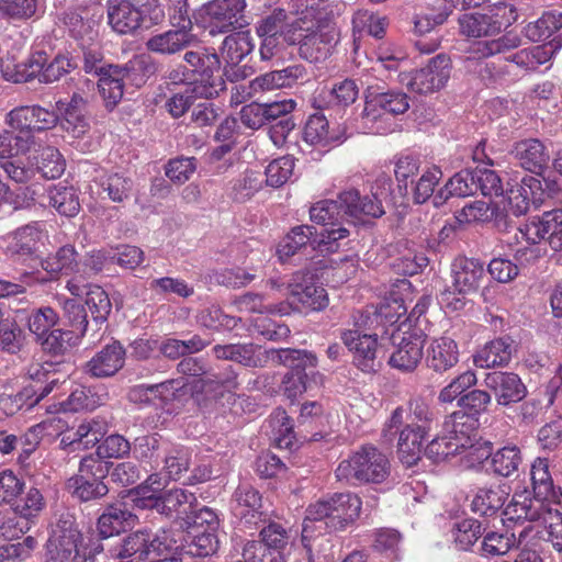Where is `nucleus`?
Wrapping results in <instances>:
<instances>
[{
    "mask_svg": "<svg viewBox=\"0 0 562 562\" xmlns=\"http://www.w3.org/2000/svg\"><path fill=\"white\" fill-rule=\"evenodd\" d=\"M361 499L350 492L324 497L306 509L302 529V542L311 552L317 538H313L314 524L319 522L329 532L344 530L353 524L361 512Z\"/></svg>",
    "mask_w": 562,
    "mask_h": 562,
    "instance_id": "f257e3e1",
    "label": "nucleus"
},
{
    "mask_svg": "<svg viewBox=\"0 0 562 562\" xmlns=\"http://www.w3.org/2000/svg\"><path fill=\"white\" fill-rule=\"evenodd\" d=\"M106 13L111 29L122 35H135L165 16L158 0H110Z\"/></svg>",
    "mask_w": 562,
    "mask_h": 562,
    "instance_id": "f03ea898",
    "label": "nucleus"
},
{
    "mask_svg": "<svg viewBox=\"0 0 562 562\" xmlns=\"http://www.w3.org/2000/svg\"><path fill=\"white\" fill-rule=\"evenodd\" d=\"M391 473V463L387 457L371 445L360 449L342 460L336 471L338 481L347 483H374L384 482Z\"/></svg>",
    "mask_w": 562,
    "mask_h": 562,
    "instance_id": "7ed1b4c3",
    "label": "nucleus"
},
{
    "mask_svg": "<svg viewBox=\"0 0 562 562\" xmlns=\"http://www.w3.org/2000/svg\"><path fill=\"white\" fill-rule=\"evenodd\" d=\"M134 507L140 509H157L158 513L182 519L186 521L189 514L196 507V497L181 488L171 490L164 495H157L148 485L138 486L128 493Z\"/></svg>",
    "mask_w": 562,
    "mask_h": 562,
    "instance_id": "20e7f679",
    "label": "nucleus"
},
{
    "mask_svg": "<svg viewBox=\"0 0 562 562\" xmlns=\"http://www.w3.org/2000/svg\"><path fill=\"white\" fill-rule=\"evenodd\" d=\"M317 20L316 30L308 34H302L301 22L292 24L285 33V41L290 44H299L300 56L311 63L325 60L338 42V31L331 21H322L321 16H314Z\"/></svg>",
    "mask_w": 562,
    "mask_h": 562,
    "instance_id": "39448f33",
    "label": "nucleus"
},
{
    "mask_svg": "<svg viewBox=\"0 0 562 562\" xmlns=\"http://www.w3.org/2000/svg\"><path fill=\"white\" fill-rule=\"evenodd\" d=\"M255 527L258 539L248 540V544L263 546L267 551H279L289 542L285 528L270 519L269 506H265L258 491L248 490V530Z\"/></svg>",
    "mask_w": 562,
    "mask_h": 562,
    "instance_id": "423d86ee",
    "label": "nucleus"
},
{
    "mask_svg": "<svg viewBox=\"0 0 562 562\" xmlns=\"http://www.w3.org/2000/svg\"><path fill=\"white\" fill-rule=\"evenodd\" d=\"M183 58L196 76L193 82L188 83V91L204 99H213L225 89L224 79L221 76H214L221 65L216 53L199 48L187 52Z\"/></svg>",
    "mask_w": 562,
    "mask_h": 562,
    "instance_id": "0eeeda50",
    "label": "nucleus"
},
{
    "mask_svg": "<svg viewBox=\"0 0 562 562\" xmlns=\"http://www.w3.org/2000/svg\"><path fill=\"white\" fill-rule=\"evenodd\" d=\"M404 408L396 407L382 430L384 442L392 443L396 436L397 457L406 467H413L422 458L423 445L429 432L404 426Z\"/></svg>",
    "mask_w": 562,
    "mask_h": 562,
    "instance_id": "6e6552de",
    "label": "nucleus"
},
{
    "mask_svg": "<svg viewBox=\"0 0 562 562\" xmlns=\"http://www.w3.org/2000/svg\"><path fill=\"white\" fill-rule=\"evenodd\" d=\"M149 70L147 59L143 56L130 60L124 67L109 66L105 72L99 77L98 87L105 106L115 108L123 98L125 82L142 86L145 82V74Z\"/></svg>",
    "mask_w": 562,
    "mask_h": 562,
    "instance_id": "1a4fd4ad",
    "label": "nucleus"
},
{
    "mask_svg": "<svg viewBox=\"0 0 562 562\" xmlns=\"http://www.w3.org/2000/svg\"><path fill=\"white\" fill-rule=\"evenodd\" d=\"M47 235L45 222L32 221L0 236V251L13 262H25L36 256Z\"/></svg>",
    "mask_w": 562,
    "mask_h": 562,
    "instance_id": "9d476101",
    "label": "nucleus"
},
{
    "mask_svg": "<svg viewBox=\"0 0 562 562\" xmlns=\"http://www.w3.org/2000/svg\"><path fill=\"white\" fill-rule=\"evenodd\" d=\"M244 8V0H212L195 12V23L212 35L240 30L246 25Z\"/></svg>",
    "mask_w": 562,
    "mask_h": 562,
    "instance_id": "9b49d317",
    "label": "nucleus"
},
{
    "mask_svg": "<svg viewBox=\"0 0 562 562\" xmlns=\"http://www.w3.org/2000/svg\"><path fill=\"white\" fill-rule=\"evenodd\" d=\"M517 16V10L512 3L499 2L485 13H464L460 15L458 22L462 35L479 38L499 33L503 26L516 22Z\"/></svg>",
    "mask_w": 562,
    "mask_h": 562,
    "instance_id": "f8f14e48",
    "label": "nucleus"
},
{
    "mask_svg": "<svg viewBox=\"0 0 562 562\" xmlns=\"http://www.w3.org/2000/svg\"><path fill=\"white\" fill-rule=\"evenodd\" d=\"M269 283L272 288H281L274 280H269ZM284 295L292 308L297 312L321 311L328 305L326 290L316 284L315 277L310 271L293 273L285 284Z\"/></svg>",
    "mask_w": 562,
    "mask_h": 562,
    "instance_id": "ddd939ff",
    "label": "nucleus"
},
{
    "mask_svg": "<svg viewBox=\"0 0 562 562\" xmlns=\"http://www.w3.org/2000/svg\"><path fill=\"white\" fill-rule=\"evenodd\" d=\"M409 109V97L398 90L385 92H371L366 100L361 114V122L364 128L372 133H383L385 127L382 123L386 116L405 113Z\"/></svg>",
    "mask_w": 562,
    "mask_h": 562,
    "instance_id": "4468645a",
    "label": "nucleus"
},
{
    "mask_svg": "<svg viewBox=\"0 0 562 562\" xmlns=\"http://www.w3.org/2000/svg\"><path fill=\"white\" fill-rule=\"evenodd\" d=\"M516 239L537 245L546 239L554 251L562 250V209H554L532 217L524 225L516 227Z\"/></svg>",
    "mask_w": 562,
    "mask_h": 562,
    "instance_id": "2eb2a0df",
    "label": "nucleus"
},
{
    "mask_svg": "<svg viewBox=\"0 0 562 562\" xmlns=\"http://www.w3.org/2000/svg\"><path fill=\"white\" fill-rule=\"evenodd\" d=\"M170 22L177 30H170L150 37L146 43L150 52L175 54L192 43L194 40L191 34L192 22L184 5L175 7L170 14Z\"/></svg>",
    "mask_w": 562,
    "mask_h": 562,
    "instance_id": "dca6fc26",
    "label": "nucleus"
},
{
    "mask_svg": "<svg viewBox=\"0 0 562 562\" xmlns=\"http://www.w3.org/2000/svg\"><path fill=\"white\" fill-rule=\"evenodd\" d=\"M172 540L166 531L151 532L140 529L128 535L119 549L116 557L120 559L134 558L142 561L150 554L160 557L172 548Z\"/></svg>",
    "mask_w": 562,
    "mask_h": 562,
    "instance_id": "f3484780",
    "label": "nucleus"
},
{
    "mask_svg": "<svg viewBox=\"0 0 562 562\" xmlns=\"http://www.w3.org/2000/svg\"><path fill=\"white\" fill-rule=\"evenodd\" d=\"M451 60L446 54H438L428 64L412 75H405L401 82L406 81L411 91L428 94L443 88L450 77Z\"/></svg>",
    "mask_w": 562,
    "mask_h": 562,
    "instance_id": "a211bd4d",
    "label": "nucleus"
},
{
    "mask_svg": "<svg viewBox=\"0 0 562 562\" xmlns=\"http://www.w3.org/2000/svg\"><path fill=\"white\" fill-rule=\"evenodd\" d=\"M477 427V419L472 418L469 414L457 411L446 417L442 430L451 439L458 443L459 448L464 452L469 451V456H475L476 460H486L490 456V443H474L472 436Z\"/></svg>",
    "mask_w": 562,
    "mask_h": 562,
    "instance_id": "6ab92c4d",
    "label": "nucleus"
},
{
    "mask_svg": "<svg viewBox=\"0 0 562 562\" xmlns=\"http://www.w3.org/2000/svg\"><path fill=\"white\" fill-rule=\"evenodd\" d=\"M341 340L353 353V363L364 373L376 372L382 364V349L378 344V333L362 334L358 330L341 331Z\"/></svg>",
    "mask_w": 562,
    "mask_h": 562,
    "instance_id": "aec40b11",
    "label": "nucleus"
},
{
    "mask_svg": "<svg viewBox=\"0 0 562 562\" xmlns=\"http://www.w3.org/2000/svg\"><path fill=\"white\" fill-rule=\"evenodd\" d=\"M4 122L11 128L19 131V135H32L33 132L54 127L58 117L54 112L40 105H23L7 113Z\"/></svg>",
    "mask_w": 562,
    "mask_h": 562,
    "instance_id": "412c9836",
    "label": "nucleus"
},
{
    "mask_svg": "<svg viewBox=\"0 0 562 562\" xmlns=\"http://www.w3.org/2000/svg\"><path fill=\"white\" fill-rule=\"evenodd\" d=\"M484 386L494 395L499 406H510L521 402L527 396V386L520 376L508 371L487 372Z\"/></svg>",
    "mask_w": 562,
    "mask_h": 562,
    "instance_id": "4be33fe9",
    "label": "nucleus"
},
{
    "mask_svg": "<svg viewBox=\"0 0 562 562\" xmlns=\"http://www.w3.org/2000/svg\"><path fill=\"white\" fill-rule=\"evenodd\" d=\"M553 502L541 498L528 490L515 492L512 499L504 508V515L508 520H542L551 510Z\"/></svg>",
    "mask_w": 562,
    "mask_h": 562,
    "instance_id": "5701e85b",
    "label": "nucleus"
},
{
    "mask_svg": "<svg viewBox=\"0 0 562 562\" xmlns=\"http://www.w3.org/2000/svg\"><path fill=\"white\" fill-rule=\"evenodd\" d=\"M395 346L389 358V364L402 372H413L423 359L424 339L413 333H392Z\"/></svg>",
    "mask_w": 562,
    "mask_h": 562,
    "instance_id": "b1692460",
    "label": "nucleus"
},
{
    "mask_svg": "<svg viewBox=\"0 0 562 562\" xmlns=\"http://www.w3.org/2000/svg\"><path fill=\"white\" fill-rule=\"evenodd\" d=\"M29 74L15 77V80H32L37 77L40 82L53 83L70 72L75 68L72 60L64 55L56 56L50 63H47V56L44 52H36L30 57L27 66ZM14 79V77H12Z\"/></svg>",
    "mask_w": 562,
    "mask_h": 562,
    "instance_id": "393cba45",
    "label": "nucleus"
},
{
    "mask_svg": "<svg viewBox=\"0 0 562 562\" xmlns=\"http://www.w3.org/2000/svg\"><path fill=\"white\" fill-rule=\"evenodd\" d=\"M133 184V180L124 172L101 171L93 178L89 190L91 195L122 203L130 198Z\"/></svg>",
    "mask_w": 562,
    "mask_h": 562,
    "instance_id": "a878e982",
    "label": "nucleus"
},
{
    "mask_svg": "<svg viewBox=\"0 0 562 562\" xmlns=\"http://www.w3.org/2000/svg\"><path fill=\"white\" fill-rule=\"evenodd\" d=\"M453 286L462 295L476 292L485 277L484 265L472 258L459 257L452 262Z\"/></svg>",
    "mask_w": 562,
    "mask_h": 562,
    "instance_id": "bb28decb",
    "label": "nucleus"
},
{
    "mask_svg": "<svg viewBox=\"0 0 562 562\" xmlns=\"http://www.w3.org/2000/svg\"><path fill=\"white\" fill-rule=\"evenodd\" d=\"M344 218H361L362 216L381 217L385 211L375 195L361 196L356 189H348L338 194Z\"/></svg>",
    "mask_w": 562,
    "mask_h": 562,
    "instance_id": "cd10ccee",
    "label": "nucleus"
},
{
    "mask_svg": "<svg viewBox=\"0 0 562 562\" xmlns=\"http://www.w3.org/2000/svg\"><path fill=\"white\" fill-rule=\"evenodd\" d=\"M80 539L81 535L71 519H60L47 541V552L71 560L72 553L78 554L82 549Z\"/></svg>",
    "mask_w": 562,
    "mask_h": 562,
    "instance_id": "c85d7f7f",
    "label": "nucleus"
},
{
    "mask_svg": "<svg viewBox=\"0 0 562 562\" xmlns=\"http://www.w3.org/2000/svg\"><path fill=\"white\" fill-rule=\"evenodd\" d=\"M246 32L235 30L234 33L227 35L223 42V55L226 60L224 76L231 82H239L246 78V69L239 66L245 57Z\"/></svg>",
    "mask_w": 562,
    "mask_h": 562,
    "instance_id": "c756f323",
    "label": "nucleus"
},
{
    "mask_svg": "<svg viewBox=\"0 0 562 562\" xmlns=\"http://www.w3.org/2000/svg\"><path fill=\"white\" fill-rule=\"evenodd\" d=\"M510 153L525 170L536 175H540L550 160V151L537 138L522 139L515 143Z\"/></svg>",
    "mask_w": 562,
    "mask_h": 562,
    "instance_id": "7c9ffc66",
    "label": "nucleus"
},
{
    "mask_svg": "<svg viewBox=\"0 0 562 562\" xmlns=\"http://www.w3.org/2000/svg\"><path fill=\"white\" fill-rule=\"evenodd\" d=\"M125 350L117 341L106 345L86 364V372L94 378L114 375L124 366Z\"/></svg>",
    "mask_w": 562,
    "mask_h": 562,
    "instance_id": "2f4dec72",
    "label": "nucleus"
},
{
    "mask_svg": "<svg viewBox=\"0 0 562 562\" xmlns=\"http://www.w3.org/2000/svg\"><path fill=\"white\" fill-rule=\"evenodd\" d=\"M136 515L128 509L126 502L109 505L98 519V530L102 538H110L135 525Z\"/></svg>",
    "mask_w": 562,
    "mask_h": 562,
    "instance_id": "473e14b6",
    "label": "nucleus"
},
{
    "mask_svg": "<svg viewBox=\"0 0 562 562\" xmlns=\"http://www.w3.org/2000/svg\"><path fill=\"white\" fill-rule=\"evenodd\" d=\"M515 350L516 347L510 337H499L487 342L473 356V362L476 367L483 369L504 367L509 363Z\"/></svg>",
    "mask_w": 562,
    "mask_h": 562,
    "instance_id": "72a5a7b5",
    "label": "nucleus"
},
{
    "mask_svg": "<svg viewBox=\"0 0 562 562\" xmlns=\"http://www.w3.org/2000/svg\"><path fill=\"white\" fill-rule=\"evenodd\" d=\"M459 361V348L450 337H440L431 341L426 353V363L429 369L438 373L447 372Z\"/></svg>",
    "mask_w": 562,
    "mask_h": 562,
    "instance_id": "f704fd0d",
    "label": "nucleus"
},
{
    "mask_svg": "<svg viewBox=\"0 0 562 562\" xmlns=\"http://www.w3.org/2000/svg\"><path fill=\"white\" fill-rule=\"evenodd\" d=\"M294 159L291 156H283L271 161L265 172L252 171L258 177H248V189L258 190L265 182L267 186L279 188L284 184L293 173Z\"/></svg>",
    "mask_w": 562,
    "mask_h": 562,
    "instance_id": "c9c22d12",
    "label": "nucleus"
},
{
    "mask_svg": "<svg viewBox=\"0 0 562 562\" xmlns=\"http://www.w3.org/2000/svg\"><path fill=\"white\" fill-rule=\"evenodd\" d=\"M560 47L561 41L553 38L543 45L520 49L506 57V60L516 64L521 69L531 71L549 61Z\"/></svg>",
    "mask_w": 562,
    "mask_h": 562,
    "instance_id": "e433bc0d",
    "label": "nucleus"
},
{
    "mask_svg": "<svg viewBox=\"0 0 562 562\" xmlns=\"http://www.w3.org/2000/svg\"><path fill=\"white\" fill-rule=\"evenodd\" d=\"M295 108L293 100L276 101L271 103L251 102L248 104V128L258 130L272 123L282 114H290Z\"/></svg>",
    "mask_w": 562,
    "mask_h": 562,
    "instance_id": "4c0bfd02",
    "label": "nucleus"
},
{
    "mask_svg": "<svg viewBox=\"0 0 562 562\" xmlns=\"http://www.w3.org/2000/svg\"><path fill=\"white\" fill-rule=\"evenodd\" d=\"M78 254L74 246L66 245L60 247L55 255L48 256L42 260L41 266L50 279H55L59 273H86V269H81V261L77 260Z\"/></svg>",
    "mask_w": 562,
    "mask_h": 562,
    "instance_id": "58836bf2",
    "label": "nucleus"
},
{
    "mask_svg": "<svg viewBox=\"0 0 562 562\" xmlns=\"http://www.w3.org/2000/svg\"><path fill=\"white\" fill-rule=\"evenodd\" d=\"M507 496L508 492L502 485L480 487L471 502V509L481 516L491 517L503 508Z\"/></svg>",
    "mask_w": 562,
    "mask_h": 562,
    "instance_id": "ea45409f",
    "label": "nucleus"
},
{
    "mask_svg": "<svg viewBox=\"0 0 562 562\" xmlns=\"http://www.w3.org/2000/svg\"><path fill=\"white\" fill-rule=\"evenodd\" d=\"M267 352L273 362L290 368L295 374H307V369H315L317 366V357L311 351L284 348Z\"/></svg>",
    "mask_w": 562,
    "mask_h": 562,
    "instance_id": "a19ab883",
    "label": "nucleus"
},
{
    "mask_svg": "<svg viewBox=\"0 0 562 562\" xmlns=\"http://www.w3.org/2000/svg\"><path fill=\"white\" fill-rule=\"evenodd\" d=\"M86 101L75 93L67 104L63 119L60 121L61 128L71 137L79 138L89 130V122L85 114Z\"/></svg>",
    "mask_w": 562,
    "mask_h": 562,
    "instance_id": "79ce46f5",
    "label": "nucleus"
},
{
    "mask_svg": "<svg viewBox=\"0 0 562 562\" xmlns=\"http://www.w3.org/2000/svg\"><path fill=\"white\" fill-rule=\"evenodd\" d=\"M475 193H477L475 170L463 169L449 179L445 188L438 192L436 199L447 200L449 196H469Z\"/></svg>",
    "mask_w": 562,
    "mask_h": 562,
    "instance_id": "37998d69",
    "label": "nucleus"
},
{
    "mask_svg": "<svg viewBox=\"0 0 562 562\" xmlns=\"http://www.w3.org/2000/svg\"><path fill=\"white\" fill-rule=\"evenodd\" d=\"M105 401V394H98L94 390L86 386H77L69 394L66 401L60 403L64 412L92 411L101 406Z\"/></svg>",
    "mask_w": 562,
    "mask_h": 562,
    "instance_id": "c03bdc74",
    "label": "nucleus"
},
{
    "mask_svg": "<svg viewBox=\"0 0 562 562\" xmlns=\"http://www.w3.org/2000/svg\"><path fill=\"white\" fill-rule=\"evenodd\" d=\"M521 45V37L515 32H506L502 36L490 40L480 41L474 44L472 52L479 58H488L498 54H506Z\"/></svg>",
    "mask_w": 562,
    "mask_h": 562,
    "instance_id": "a18cd8bd",
    "label": "nucleus"
},
{
    "mask_svg": "<svg viewBox=\"0 0 562 562\" xmlns=\"http://www.w3.org/2000/svg\"><path fill=\"white\" fill-rule=\"evenodd\" d=\"M316 236V229L312 225L303 224L291 228L279 245V254L281 257H291L301 248L311 245Z\"/></svg>",
    "mask_w": 562,
    "mask_h": 562,
    "instance_id": "49530a36",
    "label": "nucleus"
},
{
    "mask_svg": "<svg viewBox=\"0 0 562 562\" xmlns=\"http://www.w3.org/2000/svg\"><path fill=\"white\" fill-rule=\"evenodd\" d=\"M491 468L497 475L509 477L516 473L521 464L522 458L518 447L506 446L491 453Z\"/></svg>",
    "mask_w": 562,
    "mask_h": 562,
    "instance_id": "de8ad7c7",
    "label": "nucleus"
},
{
    "mask_svg": "<svg viewBox=\"0 0 562 562\" xmlns=\"http://www.w3.org/2000/svg\"><path fill=\"white\" fill-rule=\"evenodd\" d=\"M81 340L80 331L53 329L38 341L44 351L60 356L77 346Z\"/></svg>",
    "mask_w": 562,
    "mask_h": 562,
    "instance_id": "09e8293b",
    "label": "nucleus"
},
{
    "mask_svg": "<svg viewBox=\"0 0 562 562\" xmlns=\"http://www.w3.org/2000/svg\"><path fill=\"white\" fill-rule=\"evenodd\" d=\"M562 29V12H546L536 22L525 27L526 36L532 42H541L551 37Z\"/></svg>",
    "mask_w": 562,
    "mask_h": 562,
    "instance_id": "8fccbe9b",
    "label": "nucleus"
},
{
    "mask_svg": "<svg viewBox=\"0 0 562 562\" xmlns=\"http://www.w3.org/2000/svg\"><path fill=\"white\" fill-rule=\"evenodd\" d=\"M269 425L273 431V440L281 449H292L295 440L294 425L284 409L277 408L270 416Z\"/></svg>",
    "mask_w": 562,
    "mask_h": 562,
    "instance_id": "3c124183",
    "label": "nucleus"
},
{
    "mask_svg": "<svg viewBox=\"0 0 562 562\" xmlns=\"http://www.w3.org/2000/svg\"><path fill=\"white\" fill-rule=\"evenodd\" d=\"M532 481V492L541 498H548L553 503H558L562 493L555 490L553 481L548 470V465L539 460L535 462L530 471Z\"/></svg>",
    "mask_w": 562,
    "mask_h": 562,
    "instance_id": "603ef678",
    "label": "nucleus"
},
{
    "mask_svg": "<svg viewBox=\"0 0 562 562\" xmlns=\"http://www.w3.org/2000/svg\"><path fill=\"white\" fill-rule=\"evenodd\" d=\"M344 138L329 131L328 121L324 115L314 114L310 116L304 127V139L312 145H328Z\"/></svg>",
    "mask_w": 562,
    "mask_h": 562,
    "instance_id": "864d4df0",
    "label": "nucleus"
},
{
    "mask_svg": "<svg viewBox=\"0 0 562 562\" xmlns=\"http://www.w3.org/2000/svg\"><path fill=\"white\" fill-rule=\"evenodd\" d=\"M310 218L313 223L323 226H336L342 224L344 214L337 200H322L310 207Z\"/></svg>",
    "mask_w": 562,
    "mask_h": 562,
    "instance_id": "5fc2aeb1",
    "label": "nucleus"
},
{
    "mask_svg": "<svg viewBox=\"0 0 562 562\" xmlns=\"http://www.w3.org/2000/svg\"><path fill=\"white\" fill-rule=\"evenodd\" d=\"M442 172L438 167L427 169L418 178L417 181L411 180L409 195L416 204L426 202L435 191V187L439 183Z\"/></svg>",
    "mask_w": 562,
    "mask_h": 562,
    "instance_id": "6e6d98bb",
    "label": "nucleus"
},
{
    "mask_svg": "<svg viewBox=\"0 0 562 562\" xmlns=\"http://www.w3.org/2000/svg\"><path fill=\"white\" fill-rule=\"evenodd\" d=\"M184 386V382L179 380H168L153 385H140L134 387L130 392V398L133 402H149L153 397L168 400L169 395L173 396V391Z\"/></svg>",
    "mask_w": 562,
    "mask_h": 562,
    "instance_id": "4d7b16f0",
    "label": "nucleus"
},
{
    "mask_svg": "<svg viewBox=\"0 0 562 562\" xmlns=\"http://www.w3.org/2000/svg\"><path fill=\"white\" fill-rule=\"evenodd\" d=\"M33 135H19L10 131L0 133V159L26 154L35 147Z\"/></svg>",
    "mask_w": 562,
    "mask_h": 562,
    "instance_id": "13d9d810",
    "label": "nucleus"
},
{
    "mask_svg": "<svg viewBox=\"0 0 562 562\" xmlns=\"http://www.w3.org/2000/svg\"><path fill=\"white\" fill-rule=\"evenodd\" d=\"M44 507V498L41 492L37 488H30L25 494V497L16 504L14 510L20 517L23 519L21 522H16L20 525L19 531L13 532L11 536H18L19 533L25 532L29 530V521L27 519L36 516Z\"/></svg>",
    "mask_w": 562,
    "mask_h": 562,
    "instance_id": "bf43d9fd",
    "label": "nucleus"
},
{
    "mask_svg": "<svg viewBox=\"0 0 562 562\" xmlns=\"http://www.w3.org/2000/svg\"><path fill=\"white\" fill-rule=\"evenodd\" d=\"M457 404L461 408V412L479 420V416L488 411L492 404V395L487 389H474L461 395Z\"/></svg>",
    "mask_w": 562,
    "mask_h": 562,
    "instance_id": "052dcab7",
    "label": "nucleus"
},
{
    "mask_svg": "<svg viewBox=\"0 0 562 562\" xmlns=\"http://www.w3.org/2000/svg\"><path fill=\"white\" fill-rule=\"evenodd\" d=\"M540 531L537 527H526L518 537V547H521L520 553L514 562H542L538 550L541 549Z\"/></svg>",
    "mask_w": 562,
    "mask_h": 562,
    "instance_id": "680f3d73",
    "label": "nucleus"
},
{
    "mask_svg": "<svg viewBox=\"0 0 562 562\" xmlns=\"http://www.w3.org/2000/svg\"><path fill=\"white\" fill-rule=\"evenodd\" d=\"M67 487L81 501H91L108 494L109 488L99 479L72 476L67 482Z\"/></svg>",
    "mask_w": 562,
    "mask_h": 562,
    "instance_id": "e2e57ef3",
    "label": "nucleus"
},
{
    "mask_svg": "<svg viewBox=\"0 0 562 562\" xmlns=\"http://www.w3.org/2000/svg\"><path fill=\"white\" fill-rule=\"evenodd\" d=\"M216 530H189L190 540H187L188 553L195 557H209L216 552L218 540L215 536Z\"/></svg>",
    "mask_w": 562,
    "mask_h": 562,
    "instance_id": "0e129e2a",
    "label": "nucleus"
},
{
    "mask_svg": "<svg viewBox=\"0 0 562 562\" xmlns=\"http://www.w3.org/2000/svg\"><path fill=\"white\" fill-rule=\"evenodd\" d=\"M49 203L64 216L72 217L80 210L79 199L72 188L55 187L49 191Z\"/></svg>",
    "mask_w": 562,
    "mask_h": 562,
    "instance_id": "69168bd1",
    "label": "nucleus"
},
{
    "mask_svg": "<svg viewBox=\"0 0 562 562\" xmlns=\"http://www.w3.org/2000/svg\"><path fill=\"white\" fill-rule=\"evenodd\" d=\"M44 196V189L41 186L20 187L10 191L8 203L13 210H31L37 204L44 206L41 200Z\"/></svg>",
    "mask_w": 562,
    "mask_h": 562,
    "instance_id": "338daca9",
    "label": "nucleus"
},
{
    "mask_svg": "<svg viewBox=\"0 0 562 562\" xmlns=\"http://www.w3.org/2000/svg\"><path fill=\"white\" fill-rule=\"evenodd\" d=\"M542 521L544 529H538L542 537L541 542L548 541L555 550L562 551V513L557 507H552Z\"/></svg>",
    "mask_w": 562,
    "mask_h": 562,
    "instance_id": "774afa93",
    "label": "nucleus"
}]
</instances>
